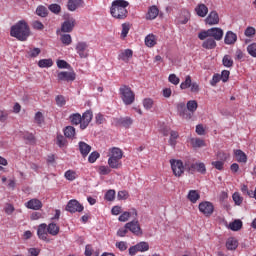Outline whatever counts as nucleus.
<instances>
[{
	"instance_id": "nucleus-38",
	"label": "nucleus",
	"mask_w": 256,
	"mask_h": 256,
	"mask_svg": "<svg viewBox=\"0 0 256 256\" xmlns=\"http://www.w3.org/2000/svg\"><path fill=\"white\" fill-rule=\"evenodd\" d=\"M241 227H243V222L241 220H234L229 224V229H231V231H239Z\"/></svg>"
},
{
	"instance_id": "nucleus-60",
	"label": "nucleus",
	"mask_w": 256,
	"mask_h": 256,
	"mask_svg": "<svg viewBox=\"0 0 256 256\" xmlns=\"http://www.w3.org/2000/svg\"><path fill=\"white\" fill-rule=\"evenodd\" d=\"M143 106L145 109H151L153 107V99H151V98L144 99Z\"/></svg>"
},
{
	"instance_id": "nucleus-46",
	"label": "nucleus",
	"mask_w": 256,
	"mask_h": 256,
	"mask_svg": "<svg viewBox=\"0 0 256 256\" xmlns=\"http://www.w3.org/2000/svg\"><path fill=\"white\" fill-rule=\"evenodd\" d=\"M129 29H131V25L129 23L122 24V32H121L122 39H125V37H127V35L129 34Z\"/></svg>"
},
{
	"instance_id": "nucleus-19",
	"label": "nucleus",
	"mask_w": 256,
	"mask_h": 256,
	"mask_svg": "<svg viewBox=\"0 0 256 256\" xmlns=\"http://www.w3.org/2000/svg\"><path fill=\"white\" fill-rule=\"evenodd\" d=\"M79 151L82 155V157H87V155H89V153H91V145L81 141L79 142Z\"/></svg>"
},
{
	"instance_id": "nucleus-48",
	"label": "nucleus",
	"mask_w": 256,
	"mask_h": 256,
	"mask_svg": "<svg viewBox=\"0 0 256 256\" xmlns=\"http://www.w3.org/2000/svg\"><path fill=\"white\" fill-rule=\"evenodd\" d=\"M56 144L58 145V147H66L67 139L63 135H58L56 139Z\"/></svg>"
},
{
	"instance_id": "nucleus-43",
	"label": "nucleus",
	"mask_w": 256,
	"mask_h": 256,
	"mask_svg": "<svg viewBox=\"0 0 256 256\" xmlns=\"http://www.w3.org/2000/svg\"><path fill=\"white\" fill-rule=\"evenodd\" d=\"M136 247L138 248V251H140L141 253H144L145 251H149V243L145 241H142L136 244Z\"/></svg>"
},
{
	"instance_id": "nucleus-64",
	"label": "nucleus",
	"mask_w": 256,
	"mask_h": 256,
	"mask_svg": "<svg viewBox=\"0 0 256 256\" xmlns=\"http://www.w3.org/2000/svg\"><path fill=\"white\" fill-rule=\"evenodd\" d=\"M255 33H256V30L253 27L246 28V30L244 32L246 37H253V35H255Z\"/></svg>"
},
{
	"instance_id": "nucleus-59",
	"label": "nucleus",
	"mask_w": 256,
	"mask_h": 256,
	"mask_svg": "<svg viewBox=\"0 0 256 256\" xmlns=\"http://www.w3.org/2000/svg\"><path fill=\"white\" fill-rule=\"evenodd\" d=\"M228 158H229V154L225 152L220 151L217 153V159H219V161H222L223 163H225V161H227Z\"/></svg>"
},
{
	"instance_id": "nucleus-51",
	"label": "nucleus",
	"mask_w": 256,
	"mask_h": 256,
	"mask_svg": "<svg viewBox=\"0 0 256 256\" xmlns=\"http://www.w3.org/2000/svg\"><path fill=\"white\" fill-rule=\"evenodd\" d=\"M232 198H233L235 205H241L243 203V197H241V195L238 192H235L232 195Z\"/></svg>"
},
{
	"instance_id": "nucleus-30",
	"label": "nucleus",
	"mask_w": 256,
	"mask_h": 256,
	"mask_svg": "<svg viewBox=\"0 0 256 256\" xmlns=\"http://www.w3.org/2000/svg\"><path fill=\"white\" fill-rule=\"evenodd\" d=\"M46 228L49 235H53V237H55L56 235H59V226H57V224L50 223Z\"/></svg>"
},
{
	"instance_id": "nucleus-25",
	"label": "nucleus",
	"mask_w": 256,
	"mask_h": 256,
	"mask_svg": "<svg viewBox=\"0 0 256 256\" xmlns=\"http://www.w3.org/2000/svg\"><path fill=\"white\" fill-rule=\"evenodd\" d=\"M203 49H215L217 47V42L215 39L209 37L202 43Z\"/></svg>"
},
{
	"instance_id": "nucleus-3",
	"label": "nucleus",
	"mask_w": 256,
	"mask_h": 256,
	"mask_svg": "<svg viewBox=\"0 0 256 256\" xmlns=\"http://www.w3.org/2000/svg\"><path fill=\"white\" fill-rule=\"evenodd\" d=\"M223 34V29L219 27H213L200 32L198 34V39H200V41H205L207 37H210V39H214V41H221V39H223Z\"/></svg>"
},
{
	"instance_id": "nucleus-10",
	"label": "nucleus",
	"mask_w": 256,
	"mask_h": 256,
	"mask_svg": "<svg viewBox=\"0 0 256 256\" xmlns=\"http://www.w3.org/2000/svg\"><path fill=\"white\" fill-rule=\"evenodd\" d=\"M57 77L58 81H67L69 83L77 79V74H75L73 71H62L58 73Z\"/></svg>"
},
{
	"instance_id": "nucleus-16",
	"label": "nucleus",
	"mask_w": 256,
	"mask_h": 256,
	"mask_svg": "<svg viewBox=\"0 0 256 256\" xmlns=\"http://www.w3.org/2000/svg\"><path fill=\"white\" fill-rule=\"evenodd\" d=\"M195 172L205 175L207 173V167L203 162H194V168L191 170L190 174L193 175Z\"/></svg>"
},
{
	"instance_id": "nucleus-40",
	"label": "nucleus",
	"mask_w": 256,
	"mask_h": 256,
	"mask_svg": "<svg viewBox=\"0 0 256 256\" xmlns=\"http://www.w3.org/2000/svg\"><path fill=\"white\" fill-rule=\"evenodd\" d=\"M115 195H116V192L114 189H110L108 190L105 195H104V199L105 201H115Z\"/></svg>"
},
{
	"instance_id": "nucleus-21",
	"label": "nucleus",
	"mask_w": 256,
	"mask_h": 256,
	"mask_svg": "<svg viewBox=\"0 0 256 256\" xmlns=\"http://www.w3.org/2000/svg\"><path fill=\"white\" fill-rule=\"evenodd\" d=\"M237 247H239V242L237 241V239L230 237L227 239L226 241V249L228 251H235V249H237Z\"/></svg>"
},
{
	"instance_id": "nucleus-7",
	"label": "nucleus",
	"mask_w": 256,
	"mask_h": 256,
	"mask_svg": "<svg viewBox=\"0 0 256 256\" xmlns=\"http://www.w3.org/2000/svg\"><path fill=\"white\" fill-rule=\"evenodd\" d=\"M126 229L128 231H131L134 235H137V237H141L143 235V230L141 229V225H139L138 220H133L131 222H128L125 224Z\"/></svg>"
},
{
	"instance_id": "nucleus-5",
	"label": "nucleus",
	"mask_w": 256,
	"mask_h": 256,
	"mask_svg": "<svg viewBox=\"0 0 256 256\" xmlns=\"http://www.w3.org/2000/svg\"><path fill=\"white\" fill-rule=\"evenodd\" d=\"M170 165L173 171V175H175V177H181V175L185 173V167L183 165V161L171 159Z\"/></svg>"
},
{
	"instance_id": "nucleus-37",
	"label": "nucleus",
	"mask_w": 256,
	"mask_h": 256,
	"mask_svg": "<svg viewBox=\"0 0 256 256\" xmlns=\"http://www.w3.org/2000/svg\"><path fill=\"white\" fill-rule=\"evenodd\" d=\"M64 135L67 137V139H73V137H75V127L67 126L64 129Z\"/></svg>"
},
{
	"instance_id": "nucleus-18",
	"label": "nucleus",
	"mask_w": 256,
	"mask_h": 256,
	"mask_svg": "<svg viewBox=\"0 0 256 256\" xmlns=\"http://www.w3.org/2000/svg\"><path fill=\"white\" fill-rule=\"evenodd\" d=\"M83 3V0H68L67 9L68 11H77V9H79Z\"/></svg>"
},
{
	"instance_id": "nucleus-62",
	"label": "nucleus",
	"mask_w": 256,
	"mask_h": 256,
	"mask_svg": "<svg viewBox=\"0 0 256 256\" xmlns=\"http://www.w3.org/2000/svg\"><path fill=\"white\" fill-rule=\"evenodd\" d=\"M99 171L100 175H109V173H111V168H109V166H100Z\"/></svg>"
},
{
	"instance_id": "nucleus-57",
	"label": "nucleus",
	"mask_w": 256,
	"mask_h": 256,
	"mask_svg": "<svg viewBox=\"0 0 256 256\" xmlns=\"http://www.w3.org/2000/svg\"><path fill=\"white\" fill-rule=\"evenodd\" d=\"M65 103V97L63 95L56 96V105H58V107H63Z\"/></svg>"
},
{
	"instance_id": "nucleus-6",
	"label": "nucleus",
	"mask_w": 256,
	"mask_h": 256,
	"mask_svg": "<svg viewBox=\"0 0 256 256\" xmlns=\"http://www.w3.org/2000/svg\"><path fill=\"white\" fill-rule=\"evenodd\" d=\"M83 209H85V207L76 199L70 200L66 205V211L69 213H81Z\"/></svg>"
},
{
	"instance_id": "nucleus-35",
	"label": "nucleus",
	"mask_w": 256,
	"mask_h": 256,
	"mask_svg": "<svg viewBox=\"0 0 256 256\" xmlns=\"http://www.w3.org/2000/svg\"><path fill=\"white\" fill-rule=\"evenodd\" d=\"M114 159H123V151L120 148L114 147L111 149V156Z\"/></svg>"
},
{
	"instance_id": "nucleus-47",
	"label": "nucleus",
	"mask_w": 256,
	"mask_h": 256,
	"mask_svg": "<svg viewBox=\"0 0 256 256\" xmlns=\"http://www.w3.org/2000/svg\"><path fill=\"white\" fill-rule=\"evenodd\" d=\"M117 199L118 201H126V199H129V192L127 190H122L117 193Z\"/></svg>"
},
{
	"instance_id": "nucleus-34",
	"label": "nucleus",
	"mask_w": 256,
	"mask_h": 256,
	"mask_svg": "<svg viewBox=\"0 0 256 256\" xmlns=\"http://www.w3.org/2000/svg\"><path fill=\"white\" fill-rule=\"evenodd\" d=\"M38 67H40L41 69L53 67V60L52 59H41L38 61Z\"/></svg>"
},
{
	"instance_id": "nucleus-27",
	"label": "nucleus",
	"mask_w": 256,
	"mask_h": 256,
	"mask_svg": "<svg viewBox=\"0 0 256 256\" xmlns=\"http://www.w3.org/2000/svg\"><path fill=\"white\" fill-rule=\"evenodd\" d=\"M117 125H121L122 127L129 129V127H131V125H133V119H131L129 117L120 118L117 120Z\"/></svg>"
},
{
	"instance_id": "nucleus-58",
	"label": "nucleus",
	"mask_w": 256,
	"mask_h": 256,
	"mask_svg": "<svg viewBox=\"0 0 256 256\" xmlns=\"http://www.w3.org/2000/svg\"><path fill=\"white\" fill-rule=\"evenodd\" d=\"M219 81H221V75L220 74H214L212 80L210 81V85L212 87H215Z\"/></svg>"
},
{
	"instance_id": "nucleus-39",
	"label": "nucleus",
	"mask_w": 256,
	"mask_h": 256,
	"mask_svg": "<svg viewBox=\"0 0 256 256\" xmlns=\"http://www.w3.org/2000/svg\"><path fill=\"white\" fill-rule=\"evenodd\" d=\"M186 107H187V110L190 111V113H195L199 105L195 100H190L187 102Z\"/></svg>"
},
{
	"instance_id": "nucleus-61",
	"label": "nucleus",
	"mask_w": 256,
	"mask_h": 256,
	"mask_svg": "<svg viewBox=\"0 0 256 256\" xmlns=\"http://www.w3.org/2000/svg\"><path fill=\"white\" fill-rule=\"evenodd\" d=\"M247 51L249 55L252 57H256V44H251L247 47Z\"/></svg>"
},
{
	"instance_id": "nucleus-49",
	"label": "nucleus",
	"mask_w": 256,
	"mask_h": 256,
	"mask_svg": "<svg viewBox=\"0 0 256 256\" xmlns=\"http://www.w3.org/2000/svg\"><path fill=\"white\" fill-rule=\"evenodd\" d=\"M192 83L191 76L188 75L186 76L185 81L180 84V89H189Z\"/></svg>"
},
{
	"instance_id": "nucleus-33",
	"label": "nucleus",
	"mask_w": 256,
	"mask_h": 256,
	"mask_svg": "<svg viewBox=\"0 0 256 256\" xmlns=\"http://www.w3.org/2000/svg\"><path fill=\"white\" fill-rule=\"evenodd\" d=\"M200 197L201 196L199 195V192H197V190H190L188 193V199L189 201H191V203H197Z\"/></svg>"
},
{
	"instance_id": "nucleus-1",
	"label": "nucleus",
	"mask_w": 256,
	"mask_h": 256,
	"mask_svg": "<svg viewBox=\"0 0 256 256\" xmlns=\"http://www.w3.org/2000/svg\"><path fill=\"white\" fill-rule=\"evenodd\" d=\"M11 37H15L18 41H27L31 35V29L29 24L25 20L18 21L15 25L10 28Z\"/></svg>"
},
{
	"instance_id": "nucleus-2",
	"label": "nucleus",
	"mask_w": 256,
	"mask_h": 256,
	"mask_svg": "<svg viewBox=\"0 0 256 256\" xmlns=\"http://www.w3.org/2000/svg\"><path fill=\"white\" fill-rule=\"evenodd\" d=\"M127 7L129 3L125 0H115L112 2L110 13L115 19H126L128 15Z\"/></svg>"
},
{
	"instance_id": "nucleus-8",
	"label": "nucleus",
	"mask_w": 256,
	"mask_h": 256,
	"mask_svg": "<svg viewBox=\"0 0 256 256\" xmlns=\"http://www.w3.org/2000/svg\"><path fill=\"white\" fill-rule=\"evenodd\" d=\"M76 51L81 59H87L89 57V44L87 42H78Z\"/></svg>"
},
{
	"instance_id": "nucleus-56",
	"label": "nucleus",
	"mask_w": 256,
	"mask_h": 256,
	"mask_svg": "<svg viewBox=\"0 0 256 256\" xmlns=\"http://www.w3.org/2000/svg\"><path fill=\"white\" fill-rule=\"evenodd\" d=\"M57 67H58V69H69V67H71V65H69V63H67V61H65V60H58Z\"/></svg>"
},
{
	"instance_id": "nucleus-14",
	"label": "nucleus",
	"mask_w": 256,
	"mask_h": 256,
	"mask_svg": "<svg viewBox=\"0 0 256 256\" xmlns=\"http://www.w3.org/2000/svg\"><path fill=\"white\" fill-rule=\"evenodd\" d=\"M205 22L207 25H219V14L217 11H212L206 17Z\"/></svg>"
},
{
	"instance_id": "nucleus-12",
	"label": "nucleus",
	"mask_w": 256,
	"mask_h": 256,
	"mask_svg": "<svg viewBox=\"0 0 256 256\" xmlns=\"http://www.w3.org/2000/svg\"><path fill=\"white\" fill-rule=\"evenodd\" d=\"M75 28V18H69L62 23L61 31L62 33H71Z\"/></svg>"
},
{
	"instance_id": "nucleus-28",
	"label": "nucleus",
	"mask_w": 256,
	"mask_h": 256,
	"mask_svg": "<svg viewBox=\"0 0 256 256\" xmlns=\"http://www.w3.org/2000/svg\"><path fill=\"white\" fill-rule=\"evenodd\" d=\"M184 171H187L188 173H191L192 169L194 168L195 165V160L193 158H186L184 160Z\"/></svg>"
},
{
	"instance_id": "nucleus-41",
	"label": "nucleus",
	"mask_w": 256,
	"mask_h": 256,
	"mask_svg": "<svg viewBox=\"0 0 256 256\" xmlns=\"http://www.w3.org/2000/svg\"><path fill=\"white\" fill-rule=\"evenodd\" d=\"M222 65L224 67H233V58L230 55H225L222 59Z\"/></svg>"
},
{
	"instance_id": "nucleus-11",
	"label": "nucleus",
	"mask_w": 256,
	"mask_h": 256,
	"mask_svg": "<svg viewBox=\"0 0 256 256\" xmlns=\"http://www.w3.org/2000/svg\"><path fill=\"white\" fill-rule=\"evenodd\" d=\"M82 117V122L80 125V129H87L89 127V124L93 120V111L87 110L86 112L83 113Z\"/></svg>"
},
{
	"instance_id": "nucleus-31",
	"label": "nucleus",
	"mask_w": 256,
	"mask_h": 256,
	"mask_svg": "<svg viewBox=\"0 0 256 256\" xmlns=\"http://www.w3.org/2000/svg\"><path fill=\"white\" fill-rule=\"evenodd\" d=\"M121 160L117 158L110 157L108 159V165L111 169H119L121 167Z\"/></svg>"
},
{
	"instance_id": "nucleus-36",
	"label": "nucleus",
	"mask_w": 256,
	"mask_h": 256,
	"mask_svg": "<svg viewBox=\"0 0 256 256\" xmlns=\"http://www.w3.org/2000/svg\"><path fill=\"white\" fill-rule=\"evenodd\" d=\"M70 121H71L72 125H81V123H82L81 114L75 113V114L70 115Z\"/></svg>"
},
{
	"instance_id": "nucleus-26",
	"label": "nucleus",
	"mask_w": 256,
	"mask_h": 256,
	"mask_svg": "<svg viewBox=\"0 0 256 256\" xmlns=\"http://www.w3.org/2000/svg\"><path fill=\"white\" fill-rule=\"evenodd\" d=\"M234 155L238 163H247V154H245V152L242 150H235Z\"/></svg>"
},
{
	"instance_id": "nucleus-24",
	"label": "nucleus",
	"mask_w": 256,
	"mask_h": 256,
	"mask_svg": "<svg viewBox=\"0 0 256 256\" xmlns=\"http://www.w3.org/2000/svg\"><path fill=\"white\" fill-rule=\"evenodd\" d=\"M158 15H159V9L157 8V6H151L146 15V19L151 21L153 19H157Z\"/></svg>"
},
{
	"instance_id": "nucleus-15",
	"label": "nucleus",
	"mask_w": 256,
	"mask_h": 256,
	"mask_svg": "<svg viewBox=\"0 0 256 256\" xmlns=\"http://www.w3.org/2000/svg\"><path fill=\"white\" fill-rule=\"evenodd\" d=\"M26 207L28 209H32L33 211H39V209L43 207V203L39 199L34 198L26 203Z\"/></svg>"
},
{
	"instance_id": "nucleus-42",
	"label": "nucleus",
	"mask_w": 256,
	"mask_h": 256,
	"mask_svg": "<svg viewBox=\"0 0 256 256\" xmlns=\"http://www.w3.org/2000/svg\"><path fill=\"white\" fill-rule=\"evenodd\" d=\"M60 40L63 45H71V43H73V39L69 34H62Z\"/></svg>"
},
{
	"instance_id": "nucleus-54",
	"label": "nucleus",
	"mask_w": 256,
	"mask_h": 256,
	"mask_svg": "<svg viewBox=\"0 0 256 256\" xmlns=\"http://www.w3.org/2000/svg\"><path fill=\"white\" fill-rule=\"evenodd\" d=\"M100 156L101 155L99 154V152L97 151L92 152L88 157L89 163H95V161H97L98 157Z\"/></svg>"
},
{
	"instance_id": "nucleus-32",
	"label": "nucleus",
	"mask_w": 256,
	"mask_h": 256,
	"mask_svg": "<svg viewBox=\"0 0 256 256\" xmlns=\"http://www.w3.org/2000/svg\"><path fill=\"white\" fill-rule=\"evenodd\" d=\"M145 45L147 47H155V45H157V40L155 38V35L149 34L148 36H146Z\"/></svg>"
},
{
	"instance_id": "nucleus-63",
	"label": "nucleus",
	"mask_w": 256,
	"mask_h": 256,
	"mask_svg": "<svg viewBox=\"0 0 256 256\" xmlns=\"http://www.w3.org/2000/svg\"><path fill=\"white\" fill-rule=\"evenodd\" d=\"M34 119H35V122H36L38 125H41V123H43V121H44L43 113L37 112V113L35 114Z\"/></svg>"
},
{
	"instance_id": "nucleus-29",
	"label": "nucleus",
	"mask_w": 256,
	"mask_h": 256,
	"mask_svg": "<svg viewBox=\"0 0 256 256\" xmlns=\"http://www.w3.org/2000/svg\"><path fill=\"white\" fill-rule=\"evenodd\" d=\"M36 15H38V17L45 18L49 15V10L47 9V7H45L43 5H39L36 8Z\"/></svg>"
},
{
	"instance_id": "nucleus-20",
	"label": "nucleus",
	"mask_w": 256,
	"mask_h": 256,
	"mask_svg": "<svg viewBox=\"0 0 256 256\" xmlns=\"http://www.w3.org/2000/svg\"><path fill=\"white\" fill-rule=\"evenodd\" d=\"M37 235L42 241H47V224H40L37 230Z\"/></svg>"
},
{
	"instance_id": "nucleus-50",
	"label": "nucleus",
	"mask_w": 256,
	"mask_h": 256,
	"mask_svg": "<svg viewBox=\"0 0 256 256\" xmlns=\"http://www.w3.org/2000/svg\"><path fill=\"white\" fill-rule=\"evenodd\" d=\"M32 27H33V29H36L37 31H43L45 29V25H43V23L39 20H35L32 23Z\"/></svg>"
},
{
	"instance_id": "nucleus-55",
	"label": "nucleus",
	"mask_w": 256,
	"mask_h": 256,
	"mask_svg": "<svg viewBox=\"0 0 256 256\" xmlns=\"http://www.w3.org/2000/svg\"><path fill=\"white\" fill-rule=\"evenodd\" d=\"M168 81L169 83H172V85H179V77H177V75L175 74H170L168 77Z\"/></svg>"
},
{
	"instance_id": "nucleus-52",
	"label": "nucleus",
	"mask_w": 256,
	"mask_h": 256,
	"mask_svg": "<svg viewBox=\"0 0 256 256\" xmlns=\"http://www.w3.org/2000/svg\"><path fill=\"white\" fill-rule=\"evenodd\" d=\"M23 139L28 141L27 143H35V136L32 133L26 132L23 135Z\"/></svg>"
},
{
	"instance_id": "nucleus-9",
	"label": "nucleus",
	"mask_w": 256,
	"mask_h": 256,
	"mask_svg": "<svg viewBox=\"0 0 256 256\" xmlns=\"http://www.w3.org/2000/svg\"><path fill=\"white\" fill-rule=\"evenodd\" d=\"M199 211L203 213L205 217H211L213 215V211H215V207L211 202H202L199 204Z\"/></svg>"
},
{
	"instance_id": "nucleus-53",
	"label": "nucleus",
	"mask_w": 256,
	"mask_h": 256,
	"mask_svg": "<svg viewBox=\"0 0 256 256\" xmlns=\"http://www.w3.org/2000/svg\"><path fill=\"white\" fill-rule=\"evenodd\" d=\"M129 217H131V212H124L119 216L118 221H120L121 223H125L129 221Z\"/></svg>"
},
{
	"instance_id": "nucleus-22",
	"label": "nucleus",
	"mask_w": 256,
	"mask_h": 256,
	"mask_svg": "<svg viewBox=\"0 0 256 256\" xmlns=\"http://www.w3.org/2000/svg\"><path fill=\"white\" fill-rule=\"evenodd\" d=\"M131 57H133V50L131 49H126L118 55V59L120 61H125V63H127Z\"/></svg>"
},
{
	"instance_id": "nucleus-45",
	"label": "nucleus",
	"mask_w": 256,
	"mask_h": 256,
	"mask_svg": "<svg viewBox=\"0 0 256 256\" xmlns=\"http://www.w3.org/2000/svg\"><path fill=\"white\" fill-rule=\"evenodd\" d=\"M64 177L68 181H75V179H77V173L73 170H68L65 172Z\"/></svg>"
},
{
	"instance_id": "nucleus-23",
	"label": "nucleus",
	"mask_w": 256,
	"mask_h": 256,
	"mask_svg": "<svg viewBox=\"0 0 256 256\" xmlns=\"http://www.w3.org/2000/svg\"><path fill=\"white\" fill-rule=\"evenodd\" d=\"M195 11L198 17H206L207 13H209V8L205 4H198Z\"/></svg>"
},
{
	"instance_id": "nucleus-44",
	"label": "nucleus",
	"mask_w": 256,
	"mask_h": 256,
	"mask_svg": "<svg viewBox=\"0 0 256 256\" xmlns=\"http://www.w3.org/2000/svg\"><path fill=\"white\" fill-rule=\"evenodd\" d=\"M48 9L51 13H54V15H59V13H61V5L59 4H50Z\"/></svg>"
},
{
	"instance_id": "nucleus-13",
	"label": "nucleus",
	"mask_w": 256,
	"mask_h": 256,
	"mask_svg": "<svg viewBox=\"0 0 256 256\" xmlns=\"http://www.w3.org/2000/svg\"><path fill=\"white\" fill-rule=\"evenodd\" d=\"M178 115L182 117V119H191V113L187 110V106H185V102H180L177 104Z\"/></svg>"
},
{
	"instance_id": "nucleus-4",
	"label": "nucleus",
	"mask_w": 256,
	"mask_h": 256,
	"mask_svg": "<svg viewBox=\"0 0 256 256\" xmlns=\"http://www.w3.org/2000/svg\"><path fill=\"white\" fill-rule=\"evenodd\" d=\"M121 99L126 105H133L135 103V92L131 90V87L123 85L119 89Z\"/></svg>"
},
{
	"instance_id": "nucleus-17",
	"label": "nucleus",
	"mask_w": 256,
	"mask_h": 256,
	"mask_svg": "<svg viewBox=\"0 0 256 256\" xmlns=\"http://www.w3.org/2000/svg\"><path fill=\"white\" fill-rule=\"evenodd\" d=\"M224 43L225 45H235V43H237V34L233 31L226 32Z\"/></svg>"
}]
</instances>
